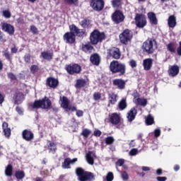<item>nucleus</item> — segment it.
<instances>
[{
	"mask_svg": "<svg viewBox=\"0 0 181 181\" xmlns=\"http://www.w3.org/2000/svg\"><path fill=\"white\" fill-rule=\"evenodd\" d=\"M76 175L78 176V181H93L95 180L94 173L85 171L82 168L78 167L76 169Z\"/></svg>",
	"mask_w": 181,
	"mask_h": 181,
	"instance_id": "1",
	"label": "nucleus"
},
{
	"mask_svg": "<svg viewBox=\"0 0 181 181\" xmlns=\"http://www.w3.org/2000/svg\"><path fill=\"white\" fill-rule=\"evenodd\" d=\"M30 107L33 110H39V108L49 110V108L52 107V100L45 97L42 100H35L34 103L30 105Z\"/></svg>",
	"mask_w": 181,
	"mask_h": 181,
	"instance_id": "2",
	"label": "nucleus"
},
{
	"mask_svg": "<svg viewBox=\"0 0 181 181\" xmlns=\"http://www.w3.org/2000/svg\"><path fill=\"white\" fill-rule=\"evenodd\" d=\"M156 41L152 38L146 40L142 45L143 52L147 54H152L156 50Z\"/></svg>",
	"mask_w": 181,
	"mask_h": 181,
	"instance_id": "3",
	"label": "nucleus"
},
{
	"mask_svg": "<svg viewBox=\"0 0 181 181\" xmlns=\"http://www.w3.org/2000/svg\"><path fill=\"white\" fill-rule=\"evenodd\" d=\"M110 71L112 73H119V76L125 74V64L119 63L118 61H113L110 65Z\"/></svg>",
	"mask_w": 181,
	"mask_h": 181,
	"instance_id": "4",
	"label": "nucleus"
},
{
	"mask_svg": "<svg viewBox=\"0 0 181 181\" xmlns=\"http://www.w3.org/2000/svg\"><path fill=\"white\" fill-rule=\"evenodd\" d=\"M105 39V35L100 31L95 30L90 35V42L92 45H98Z\"/></svg>",
	"mask_w": 181,
	"mask_h": 181,
	"instance_id": "5",
	"label": "nucleus"
},
{
	"mask_svg": "<svg viewBox=\"0 0 181 181\" xmlns=\"http://www.w3.org/2000/svg\"><path fill=\"white\" fill-rule=\"evenodd\" d=\"M135 25L139 29H143L146 25L148 21H146V16L142 13H136L134 18Z\"/></svg>",
	"mask_w": 181,
	"mask_h": 181,
	"instance_id": "6",
	"label": "nucleus"
},
{
	"mask_svg": "<svg viewBox=\"0 0 181 181\" xmlns=\"http://www.w3.org/2000/svg\"><path fill=\"white\" fill-rule=\"evenodd\" d=\"M131 39H132V32L129 30H125L119 35V40L123 45H128V43H130Z\"/></svg>",
	"mask_w": 181,
	"mask_h": 181,
	"instance_id": "7",
	"label": "nucleus"
},
{
	"mask_svg": "<svg viewBox=\"0 0 181 181\" xmlns=\"http://www.w3.org/2000/svg\"><path fill=\"white\" fill-rule=\"evenodd\" d=\"M104 0H92L90 1V6L93 11L96 12H100L104 9Z\"/></svg>",
	"mask_w": 181,
	"mask_h": 181,
	"instance_id": "8",
	"label": "nucleus"
},
{
	"mask_svg": "<svg viewBox=\"0 0 181 181\" xmlns=\"http://www.w3.org/2000/svg\"><path fill=\"white\" fill-rule=\"evenodd\" d=\"M12 99L14 104L19 105V104H22V103H23V100H25V94L20 91L15 92L13 94Z\"/></svg>",
	"mask_w": 181,
	"mask_h": 181,
	"instance_id": "9",
	"label": "nucleus"
},
{
	"mask_svg": "<svg viewBox=\"0 0 181 181\" xmlns=\"http://www.w3.org/2000/svg\"><path fill=\"white\" fill-rule=\"evenodd\" d=\"M66 70L69 74H78L81 71V66L78 64L68 65L66 66Z\"/></svg>",
	"mask_w": 181,
	"mask_h": 181,
	"instance_id": "10",
	"label": "nucleus"
},
{
	"mask_svg": "<svg viewBox=\"0 0 181 181\" xmlns=\"http://www.w3.org/2000/svg\"><path fill=\"white\" fill-rule=\"evenodd\" d=\"M63 40L66 43L73 45L76 42V35L71 32H67L64 35Z\"/></svg>",
	"mask_w": 181,
	"mask_h": 181,
	"instance_id": "11",
	"label": "nucleus"
},
{
	"mask_svg": "<svg viewBox=\"0 0 181 181\" xmlns=\"http://www.w3.org/2000/svg\"><path fill=\"white\" fill-rule=\"evenodd\" d=\"M22 138L27 142H30L35 139V134L29 129H24L22 132Z\"/></svg>",
	"mask_w": 181,
	"mask_h": 181,
	"instance_id": "12",
	"label": "nucleus"
},
{
	"mask_svg": "<svg viewBox=\"0 0 181 181\" xmlns=\"http://www.w3.org/2000/svg\"><path fill=\"white\" fill-rule=\"evenodd\" d=\"M69 30L71 33H74V35H76V36H78L81 37V36H84L86 35V30H81L78 29L76 25L72 24L69 25Z\"/></svg>",
	"mask_w": 181,
	"mask_h": 181,
	"instance_id": "13",
	"label": "nucleus"
},
{
	"mask_svg": "<svg viewBox=\"0 0 181 181\" xmlns=\"http://www.w3.org/2000/svg\"><path fill=\"white\" fill-rule=\"evenodd\" d=\"M112 19L115 23H121L124 21V14L119 11H116L112 14Z\"/></svg>",
	"mask_w": 181,
	"mask_h": 181,
	"instance_id": "14",
	"label": "nucleus"
},
{
	"mask_svg": "<svg viewBox=\"0 0 181 181\" xmlns=\"http://www.w3.org/2000/svg\"><path fill=\"white\" fill-rule=\"evenodd\" d=\"M110 123L112 125H118L121 122V116L118 113H112L109 119Z\"/></svg>",
	"mask_w": 181,
	"mask_h": 181,
	"instance_id": "15",
	"label": "nucleus"
},
{
	"mask_svg": "<svg viewBox=\"0 0 181 181\" xmlns=\"http://www.w3.org/2000/svg\"><path fill=\"white\" fill-rule=\"evenodd\" d=\"M136 114H138V110L135 107H132L128 112H127V120L129 122H132L134 119H135L136 117Z\"/></svg>",
	"mask_w": 181,
	"mask_h": 181,
	"instance_id": "16",
	"label": "nucleus"
},
{
	"mask_svg": "<svg viewBox=\"0 0 181 181\" xmlns=\"http://www.w3.org/2000/svg\"><path fill=\"white\" fill-rule=\"evenodd\" d=\"M2 30H4V32H7L9 35H13L15 33V28L13 26L11 25V24L8 23H2L1 24Z\"/></svg>",
	"mask_w": 181,
	"mask_h": 181,
	"instance_id": "17",
	"label": "nucleus"
},
{
	"mask_svg": "<svg viewBox=\"0 0 181 181\" xmlns=\"http://www.w3.org/2000/svg\"><path fill=\"white\" fill-rule=\"evenodd\" d=\"M8 127H9V124H8V122H4L2 124V129L6 138H10L11 134V128Z\"/></svg>",
	"mask_w": 181,
	"mask_h": 181,
	"instance_id": "18",
	"label": "nucleus"
},
{
	"mask_svg": "<svg viewBox=\"0 0 181 181\" xmlns=\"http://www.w3.org/2000/svg\"><path fill=\"white\" fill-rule=\"evenodd\" d=\"M90 62L95 66H99L100 62H101V58L98 54H93L90 57Z\"/></svg>",
	"mask_w": 181,
	"mask_h": 181,
	"instance_id": "19",
	"label": "nucleus"
},
{
	"mask_svg": "<svg viewBox=\"0 0 181 181\" xmlns=\"http://www.w3.org/2000/svg\"><path fill=\"white\" fill-rule=\"evenodd\" d=\"M110 54L113 59H118L119 57H121V52H119V49L118 48H112L110 50Z\"/></svg>",
	"mask_w": 181,
	"mask_h": 181,
	"instance_id": "20",
	"label": "nucleus"
},
{
	"mask_svg": "<svg viewBox=\"0 0 181 181\" xmlns=\"http://www.w3.org/2000/svg\"><path fill=\"white\" fill-rule=\"evenodd\" d=\"M47 83L49 87H51V88H56V87L59 86V81L54 78H48L47 80Z\"/></svg>",
	"mask_w": 181,
	"mask_h": 181,
	"instance_id": "21",
	"label": "nucleus"
},
{
	"mask_svg": "<svg viewBox=\"0 0 181 181\" xmlns=\"http://www.w3.org/2000/svg\"><path fill=\"white\" fill-rule=\"evenodd\" d=\"M147 16L151 25H158V18H156V14H155V13L149 12L148 13Z\"/></svg>",
	"mask_w": 181,
	"mask_h": 181,
	"instance_id": "22",
	"label": "nucleus"
},
{
	"mask_svg": "<svg viewBox=\"0 0 181 181\" xmlns=\"http://www.w3.org/2000/svg\"><path fill=\"white\" fill-rule=\"evenodd\" d=\"M176 24H177L176 16L173 15L170 16L168 19V28H171L173 29V28L176 27Z\"/></svg>",
	"mask_w": 181,
	"mask_h": 181,
	"instance_id": "23",
	"label": "nucleus"
},
{
	"mask_svg": "<svg viewBox=\"0 0 181 181\" xmlns=\"http://www.w3.org/2000/svg\"><path fill=\"white\" fill-rule=\"evenodd\" d=\"M168 73L172 77L177 76V74H179V66H177V65L170 66L168 70Z\"/></svg>",
	"mask_w": 181,
	"mask_h": 181,
	"instance_id": "24",
	"label": "nucleus"
},
{
	"mask_svg": "<svg viewBox=\"0 0 181 181\" xmlns=\"http://www.w3.org/2000/svg\"><path fill=\"white\" fill-rule=\"evenodd\" d=\"M153 62V60L151 58L144 59L143 61V66L144 67V70H151Z\"/></svg>",
	"mask_w": 181,
	"mask_h": 181,
	"instance_id": "25",
	"label": "nucleus"
},
{
	"mask_svg": "<svg viewBox=\"0 0 181 181\" xmlns=\"http://www.w3.org/2000/svg\"><path fill=\"white\" fill-rule=\"evenodd\" d=\"M117 94H115L113 92H110L108 94V100H109V105L111 104L112 105H114L115 103H117Z\"/></svg>",
	"mask_w": 181,
	"mask_h": 181,
	"instance_id": "26",
	"label": "nucleus"
},
{
	"mask_svg": "<svg viewBox=\"0 0 181 181\" xmlns=\"http://www.w3.org/2000/svg\"><path fill=\"white\" fill-rule=\"evenodd\" d=\"M91 155H93V156H95V153L93 151H88L86 154V160L89 165H94V158H93Z\"/></svg>",
	"mask_w": 181,
	"mask_h": 181,
	"instance_id": "27",
	"label": "nucleus"
},
{
	"mask_svg": "<svg viewBox=\"0 0 181 181\" xmlns=\"http://www.w3.org/2000/svg\"><path fill=\"white\" fill-rule=\"evenodd\" d=\"M127 106V99L125 98L122 99L118 104V108L120 111H124Z\"/></svg>",
	"mask_w": 181,
	"mask_h": 181,
	"instance_id": "28",
	"label": "nucleus"
},
{
	"mask_svg": "<svg viewBox=\"0 0 181 181\" xmlns=\"http://www.w3.org/2000/svg\"><path fill=\"white\" fill-rule=\"evenodd\" d=\"M113 83L115 86H117L120 90H122L125 87V82L122 79H115Z\"/></svg>",
	"mask_w": 181,
	"mask_h": 181,
	"instance_id": "29",
	"label": "nucleus"
},
{
	"mask_svg": "<svg viewBox=\"0 0 181 181\" xmlns=\"http://www.w3.org/2000/svg\"><path fill=\"white\" fill-rule=\"evenodd\" d=\"M41 57H42V59H45V60H52V59L53 58V53L42 52L41 53Z\"/></svg>",
	"mask_w": 181,
	"mask_h": 181,
	"instance_id": "30",
	"label": "nucleus"
},
{
	"mask_svg": "<svg viewBox=\"0 0 181 181\" xmlns=\"http://www.w3.org/2000/svg\"><path fill=\"white\" fill-rule=\"evenodd\" d=\"M82 50L85 52V53H91V52L94 50V47L90 44H86L82 46Z\"/></svg>",
	"mask_w": 181,
	"mask_h": 181,
	"instance_id": "31",
	"label": "nucleus"
},
{
	"mask_svg": "<svg viewBox=\"0 0 181 181\" xmlns=\"http://www.w3.org/2000/svg\"><path fill=\"white\" fill-rule=\"evenodd\" d=\"M13 172V166L11 164H8L5 170V175L6 176L11 177L12 176V173Z\"/></svg>",
	"mask_w": 181,
	"mask_h": 181,
	"instance_id": "32",
	"label": "nucleus"
},
{
	"mask_svg": "<svg viewBox=\"0 0 181 181\" xmlns=\"http://www.w3.org/2000/svg\"><path fill=\"white\" fill-rule=\"evenodd\" d=\"M15 176L17 180H22L25 177V172L23 170H17L15 173Z\"/></svg>",
	"mask_w": 181,
	"mask_h": 181,
	"instance_id": "33",
	"label": "nucleus"
},
{
	"mask_svg": "<svg viewBox=\"0 0 181 181\" xmlns=\"http://www.w3.org/2000/svg\"><path fill=\"white\" fill-rule=\"evenodd\" d=\"M62 168L63 169H71L70 166V158H66L64 159V162L62 163Z\"/></svg>",
	"mask_w": 181,
	"mask_h": 181,
	"instance_id": "34",
	"label": "nucleus"
},
{
	"mask_svg": "<svg viewBox=\"0 0 181 181\" xmlns=\"http://www.w3.org/2000/svg\"><path fill=\"white\" fill-rule=\"evenodd\" d=\"M69 104L70 102L69 101V99L66 96H63L62 103V108H64V110H67V108H69Z\"/></svg>",
	"mask_w": 181,
	"mask_h": 181,
	"instance_id": "35",
	"label": "nucleus"
},
{
	"mask_svg": "<svg viewBox=\"0 0 181 181\" xmlns=\"http://www.w3.org/2000/svg\"><path fill=\"white\" fill-rule=\"evenodd\" d=\"M136 103L139 105H141L142 107H146V105L148 104V100L145 98H138L136 99Z\"/></svg>",
	"mask_w": 181,
	"mask_h": 181,
	"instance_id": "36",
	"label": "nucleus"
},
{
	"mask_svg": "<svg viewBox=\"0 0 181 181\" xmlns=\"http://www.w3.org/2000/svg\"><path fill=\"white\" fill-rule=\"evenodd\" d=\"M86 84H87V83L86 82V80H84V79H78L76 81V88H81V87H85Z\"/></svg>",
	"mask_w": 181,
	"mask_h": 181,
	"instance_id": "37",
	"label": "nucleus"
},
{
	"mask_svg": "<svg viewBox=\"0 0 181 181\" xmlns=\"http://www.w3.org/2000/svg\"><path fill=\"white\" fill-rule=\"evenodd\" d=\"M146 125H153V124H155V119H153V117H152L151 115H148L146 119Z\"/></svg>",
	"mask_w": 181,
	"mask_h": 181,
	"instance_id": "38",
	"label": "nucleus"
},
{
	"mask_svg": "<svg viewBox=\"0 0 181 181\" xmlns=\"http://www.w3.org/2000/svg\"><path fill=\"white\" fill-rule=\"evenodd\" d=\"M48 149L50 152L52 153H54L56 152V150L57 149V147L56 146V144L54 142H50L48 145Z\"/></svg>",
	"mask_w": 181,
	"mask_h": 181,
	"instance_id": "39",
	"label": "nucleus"
},
{
	"mask_svg": "<svg viewBox=\"0 0 181 181\" xmlns=\"http://www.w3.org/2000/svg\"><path fill=\"white\" fill-rule=\"evenodd\" d=\"M115 141V139L112 136H107L105 139L106 145H112V144H114Z\"/></svg>",
	"mask_w": 181,
	"mask_h": 181,
	"instance_id": "40",
	"label": "nucleus"
},
{
	"mask_svg": "<svg viewBox=\"0 0 181 181\" xmlns=\"http://www.w3.org/2000/svg\"><path fill=\"white\" fill-rule=\"evenodd\" d=\"M91 134V131L88 129H84L82 130V132L81 133V135L82 136H84V138H87L88 136H90Z\"/></svg>",
	"mask_w": 181,
	"mask_h": 181,
	"instance_id": "41",
	"label": "nucleus"
},
{
	"mask_svg": "<svg viewBox=\"0 0 181 181\" xmlns=\"http://www.w3.org/2000/svg\"><path fill=\"white\" fill-rule=\"evenodd\" d=\"M112 5L114 8H119L121 6V0H112Z\"/></svg>",
	"mask_w": 181,
	"mask_h": 181,
	"instance_id": "42",
	"label": "nucleus"
},
{
	"mask_svg": "<svg viewBox=\"0 0 181 181\" xmlns=\"http://www.w3.org/2000/svg\"><path fill=\"white\" fill-rule=\"evenodd\" d=\"M114 180V173L112 172L107 173L106 175V181H113Z\"/></svg>",
	"mask_w": 181,
	"mask_h": 181,
	"instance_id": "43",
	"label": "nucleus"
},
{
	"mask_svg": "<svg viewBox=\"0 0 181 181\" xmlns=\"http://www.w3.org/2000/svg\"><path fill=\"white\" fill-rule=\"evenodd\" d=\"M101 98V93L100 92H95L93 94V99L95 101H98V100H100Z\"/></svg>",
	"mask_w": 181,
	"mask_h": 181,
	"instance_id": "44",
	"label": "nucleus"
},
{
	"mask_svg": "<svg viewBox=\"0 0 181 181\" xmlns=\"http://www.w3.org/2000/svg\"><path fill=\"white\" fill-rule=\"evenodd\" d=\"M121 176L123 180H128V179H129V175H128L127 171H123Z\"/></svg>",
	"mask_w": 181,
	"mask_h": 181,
	"instance_id": "45",
	"label": "nucleus"
},
{
	"mask_svg": "<svg viewBox=\"0 0 181 181\" xmlns=\"http://www.w3.org/2000/svg\"><path fill=\"white\" fill-rule=\"evenodd\" d=\"M130 156H135L136 155H138V149L137 148H132L129 151Z\"/></svg>",
	"mask_w": 181,
	"mask_h": 181,
	"instance_id": "46",
	"label": "nucleus"
},
{
	"mask_svg": "<svg viewBox=\"0 0 181 181\" xmlns=\"http://www.w3.org/2000/svg\"><path fill=\"white\" fill-rule=\"evenodd\" d=\"M30 30H31L32 33H33V35H37V33H39L37 28L35 25L30 26Z\"/></svg>",
	"mask_w": 181,
	"mask_h": 181,
	"instance_id": "47",
	"label": "nucleus"
},
{
	"mask_svg": "<svg viewBox=\"0 0 181 181\" xmlns=\"http://www.w3.org/2000/svg\"><path fill=\"white\" fill-rule=\"evenodd\" d=\"M3 15L7 19L11 18V12L9 11H6V10L3 11Z\"/></svg>",
	"mask_w": 181,
	"mask_h": 181,
	"instance_id": "48",
	"label": "nucleus"
},
{
	"mask_svg": "<svg viewBox=\"0 0 181 181\" xmlns=\"http://www.w3.org/2000/svg\"><path fill=\"white\" fill-rule=\"evenodd\" d=\"M65 4H68V5H73V4H76L78 2V0H64Z\"/></svg>",
	"mask_w": 181,
	"mask_h": 181,
	"instance_id": "49",
	"label": "nucleus"
},
{
	"mask_svg": "<svg viewBox=\"0 0 181 181\" xmlns=\"http://www.w3.org/2000/svg\"><path fill=\"white\" fill-rule=\"evenodd\" d=\"M16 111L18 112V114H19V115H23V110H22L21 107L17 106L16 107Z\"/></svg>",
	"mask_w": 181,
	"mask_h": 181,
	"instance_id": "50",
	"label": "nucleus"
},
{
	"mask_svg": "<svg viewBox=\"0 0 181 181\" xmlns=\"http://www.w3.org/2000/svg\"><path fill=\"white\" fill-rule=\"evenodd\" d=\"M88 23L89 22L87 20H83L81 22L82 28H87V26H88Z\"/></svg>",
	"mask_w": 181,
	"mask_h": 181,
	"instance_id": "51",
	"label": "nucleus"
},
{
	"mask_svg": "<svg viewBox=\"0 0 181 181\" xmlns=\"http://www.w3.org/2000/svg\"><path fill=\"white\" fill-rule=\"evenodd\" d=\"M124 163H125V160H124V159H119L116 162L117 166H122V165H124Z\"/></svg>",
	"mask_w": 181,
	"mask_h": 181,
	"instance_id": "52",
	"label": "nucleus"
},
{
	"mask_svg": "<svg viewBox=\"0 0 181 181\" xmlns=\"http://www.w3.org/2000/svg\"><path fill=\"white\" fill-rule=\"evenodd\" d=\"M154 136L155 138H158V136H160V129H156L154 130Z\"/></svg>",
	"mask_w": 181,
	"mask_h": 181,
	"instance_id": "53",
	"label": "nucleus"
},
{
	"mask_svg": "<svg viewBox=\"0 0 181 181\" xmlns=\"http://www.w3.org/2000/svg\"><path fill=\"white\" fill-rule=\"evenodd\" d=\"M24 60L26 62V63H30V54H27L24 57Z\"/></svg>",
	"mask_w": 181,
	"mask_h": 181,
	"instance_id": "54",
	"label": "nucleus"
},
{
	"mask_svg": "<svg viewBox=\"0 0 181 181\" xmlns=\"http://www.w3.org/2000/svg\"><path fill=\"white\" fill-rule=\"evenodd\" d=\"M103 132H101L100 130H95L93 132L94 136H96V137L101 136Z\"/></svg>",
	"mask_w": 181,
	"mask_h": 181,
	"instance_id": "55",
	"label": "nucleus"
},
{
	"mask_svg": "<svg viewBox=\"0 0 181 181\" xmlns=\"http://www.w3.org/2000/svg\"><path fill=\"white\" fill-rule=\"evenodd\" d=\"M168 49L169 50V52H175V47H173V44L170 43L168 44Z\"/></svg>",
	"mask_w": 181,
	"mask_h": 181,
	"instance_id": "56",
	"label": "nucleus"
},
{
	"mask_svg": "<svg viewBox=\"0 0 181 181\" xmlns=\"http://www.w3.org/2000/svg\"><path fill=\"white\" fill-rule=\"evenodd\" d=\"M5 102V95H2V93H0V105H2Z\"/></svg>",
	"mask_w": 181,
	"mask_h": 181,
	"instance_id": "57",
	"label": "nucleus"
},
{
	"mask_svg": "<svg viewBox=\"0 0 181 181\" xmlns=\"http://www.w3.org/2000/svg\"><path fill=\"white\" fill-rule=\"evenodd\" d=\"M4 56L7 59V60H11V54L8 52L5 51L4 52Z\"/></svg>",
	"mask_w": 181,
	"mask_h": 181,
	"instance_id": "58",
	"label": "nucleus"
},
{
	"mask_svg": "<svg viewBox=\"0 0 181 181\" xmlns=\"http://www.w3.org/2000/svg\"><path fill=\"white\" fill-rule=\"evenodd\" d=\"M8 77L11 80H16V76L12 73L8 74Z\"/></svg>",
	"mask_w": 181,
	"mask_h": 181,
	"instance_id": "59",
	"label": "nucleus"
},
{
	"mask_svg": "<svg viewBox=\"0 0 181 181\" xmlns=\"http://www.w3.org/2000/svg\"><path fill=\"white\" fill-rule=\"evenodd\" d=\"M129 65L131 66V67L134 68V67H136V61L135 60H131L129 62Z\"/></svg>",
	"mask_w": 181,
	"mask_h": 181,
	"instance_id": "60",
	"label": "nucleus"
},
{
	"mask_svg": "<svg viewBox=\"0 0 181 181\" xmlns=\"http://www.w3.org/2000/svg\"><path fill=\"white\" fill-rule=\"evenodd\" d=\"M156 180H158V181H166V180H168V177L158 176V177H156Z\"/></svg>",
	"mask_w": 181,
	"mask_h": 181,
	"instance_id": "61",
	"label": "nucleus"
},
{
	"mask_svg": "<svg viewBox=\"0 0 181 181\" xmlns=\"http://www.w3.org/2000/svg\"><path fill=\"white\" fill-rule=\"evenodd\" d=\"M38 67L36 65H33L31 66L30 67V71L33 72V73H35L37 70Z\"/></svg>",
	"mask_w": 181,
	"mask_h": 181,
	"instance_id": "62",
	"label": "nucleus"
},
{
	"mask_svg": "<svg viewBox=\"0 0 181 181\" xmlns=\"http://www.w3.org/2000/svg\"><path fill=\"white\" fill-rule=\"evenodd\" d=\"M83 112L82 110H76L77 117H83Z\"/></svg>",
	"mask_w": 181,
	"mask_h": 181,
	"instance_id": "63",
	"label": "nucleus"
},
{
	"mask_svg": "<svg viewBox=\"0 0 181 181\" xmlns=\"http://www.w3.org/2000/svg\"><path fill=\"white\" fill-rule=\"evenodd\" d=\"M177 54H179V56H181V41L180 42V46L177 48Z\"/></svg>",
	"mask_w": 181,
	"mask_h": 181,
	"instance_id": "64",
	"label": "nucleus"
}]
</instances>
